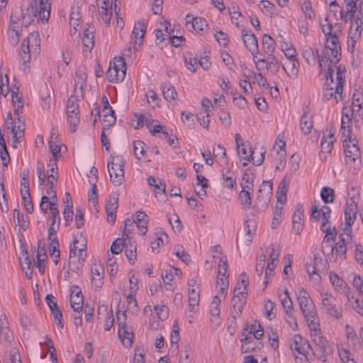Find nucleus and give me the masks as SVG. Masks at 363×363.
Returning a JSON list of instances; mask_svg holds the SVG:
<instances>
[{"label": "nucleus", "mask_w": 363, "mask_h": 363, "mask_svg": "<svg viewBox=\"0 0 363 363\" xmlns=\"http://www.w3.org/2000/svg\"><path fill=\"white\" fill-rule=\"evenodd\" d=\"M342 142L347 165L354 170L359 169L361 166V160L357 143L354 139L352 140L351 138H345Z\"/></svg>", "instance_id": "nucleus-1"}, {"label": "nucleus", "mask_w": 363, "mask_h": 363, "mask_svg": "<svg viewBox=\"0 0 363 363\" xmlns=\"http://www.w3.org/2000/svg\"><path fill=\"white\" fill-rule=\"evenodd\" d=\"M125 161L121 155L111 156L108 161V171L113 184L120 186L124 181Z\"/></svg>", "instance_id": "nucleus-2"}, {"label": "nucleus", "mask_w": 363, "mask_h": 363, "mask_svg": "<svg viewBox=\"0 0 363 363\" xmlns=\"http://www.w3.org/2000/svg\"><path fill=\"white\" fill-rule=\"evenodd\" d=\"M319 67L320 68V73L324 72V76L325 77L327 86L328 89H325V96L328 100L330 97H335L336 102L341 100L342 97H339V93L335 92V84H334V80L333 77V69L331 65H327L328 60H325L324 57L318 56Z\"/></svg>", "instance_id": "nucleus-3"}, {"label": "nucleus", "mask_w": 363, "mask_h": 363, "mask_svg": "<svg viewBox=\"0 0 363 363\" xmlns=\"http://www.w3.org/2000/svg\"><path fill=\"white\" fill-rule=\"evenodd\" d=\"M50 0H33L28 10L43 24L48 23L50 16Z\"/></svg>", "instance_id": "nucleus-4"}, {"label": "nucleus", "mask_w": 363, "mask_h": 363, "mask_svg": "<svg viewBox=\"0 0 363 363\" xmlns=\"http://www.w3.org/2000/svg\"><path fill=\"white\" fill-rule=\"evenodd\" d=\"M118 318V337L126 347H130L133 343V333L128 330L126 325V313L125 311H118L117 313Z\"/></svg>", "instance_id": "nucleus-5"}, {"label": "nucleus", "mask_w": 363, "mask_h": 363, "mask_svg": "<svg viewBox=\"0 0 363 363\" xmlns=\"http://www.w3.org/2000/svg\"><path fill=\"white\" fill-rule=\"evenodd\" d=\"M118 63L116 65L115 62L112 65L110 63L108 69L106 73V77L109 82H121L125 77V63L123 58L120 57L117 61Z\"/></svg>", "instance_id": "nucleus-6"}, {"label": "nucleus", "mask_w": 363, "mask_h": 363, "mask_svg": "<svg viewBox=\"0 0 363 363\" xmlns=\"http://www.w3.org/2000/svg\"><path fill=\"white\" fill-rule=\"evenodd\" d=\"M301 313L308 323V325L311 331L317 332V328L319 327V318L317 315L316 308L313 301H309V303L306 305L305 307L300 308Z\"/></svg>", "instance_id": "nucleus-7"}, {"label": "nucleus", "mask_w": 363, "mask_h": 363, "mask_svg": "<svg viewBox=\"0 0 363 363\" xmlns=\"http://www.w3.org/2000/svg\"><path fill=\"white\" fill-rule=\"evenodd\" d=\"M290 348L294 355L301 354L306 359L308 358L309 350H312L308 341L299 335H294L290 340Z\"/></svg>", "instance_id": "nucleus-8"}, {"label": "nucleus", "mask_w": 363, "mask_h": 363, "mask_svg": "<svg viewBox=\"0 0 363 363\" xmlns=\"http://www.w3.org/2000/svg\"><path fill=\"white\" fill-rule=\"evenodd\" d=\"M322 304L326 312L331 316L339 318L341 316V308L337 306V300L331 294H322Z\"/></svg>", "instance_id": "nucleus-9"}, {"label": "nucleus", "mask_w": 363, "mask_h": 363, "mask_svg": "<svg viewBox=\"0 0 363 363\" xmlns=\"http://www.w3.org/2000/svg\"><path fill=\"white\" fill-rule=\"evenodd\" d=\"M314 334L312 335L313 337V342L317 346L318 352L320 353L321 357L319 359H322L323 357L330 355L333 353V350L328 341L320 335V328L318 327L317 332L313 331Z\"/></svg>", "instance_id": "nucleus-10"}, {"label": "nucleus", "mask_w": 363, "mask_h": 363, "mask_svg": "<svg viewBox=\"0 0 363 363\" xmlns=\"http://www.w3.org/2000/svg\"><path fill=\"white\" fill-rule=\"evenodd\" d=\"M272 194V183L264 181L258 191L257 200L262 203L263 208H267Z\"/></svg>", "instance_id": "nucleus-11"}, {"label": "nucleus", "mask_w": 363, "mask_h": 363, "mask_svg": "<svg viewBox=\"0 0 363 363\" xmlns=\"http://www.w3.org/2000/svg\"><path fill=\"white\" fill-rule=\"evenodd\" d=\"M83 303L84 297L79 287L74 286L70 294V304L76 313H79L82 311Z\"/></svg>", "instance_id": "nucleus-12"}, {"label": "nucleus", "mask_w": 363, "mask_h": 363, "mask_svg": "<svg viewBox=\"0 0 363 363\" xmlns=\"http://www.w3.org/2000/svg\"><path fill=\"white\" fill-rule=\"evenodd\" d=\"M113 0H104V4H99L96 0L97 6L99 9V13L104 23L109 25L112 17V5ZM116 0H115V8L116 7Z\"/></svg>", "instance_id": "nucleus-13"}, {"label": "nucleus", "mask_w": 363, "mask_h": 363, "mask_svg": "<svg viewBox=\"0 0 363 363\" xmlns=\"http://www.w3.org/2000/svg\"><path fill=\"white\" fill-rule=\"evenodd\" d=\"M242 37L247 49L252 55H257L259 49L256 36L253 33L243 29L242 30Z\"/></svg>", "instance_id": "nucleus-14"}, {"label": "nucleus", "mask_w": 363, "mask_h": 363, "mask_svg": "<svg viewBox=\"0 0 363 363\" xmlns=\"http://www.w3.org/2000/svg\"><path fill=\"white\" fill-rule=\"evenodd\" d=\"M117 208L118 198L115 196L110 197L108 202L106 205L107 220L110 224H113L116 221Z\"/></svg>", "instance_id": "nucleus-15"}, {"label": "nucleus", "mask_w": 363, "mask_h": 363, "mask_svg": "<svg viewBox=\"0 0 363 363\" xmlns=\"http://www.w3.org/2000/svg\"><path fill=\"white\" fill-rule=\"evenodd\" d=\"M146 32V25L141 21L135 24L133 30L131 34V39L135 41V44L141 45Z\"/></svg>", "instance_id": "nucleus-16"}, {"label": "nucleus", "mask_w": 363, "mask_h": 363, "mask_svg": "<svg viewBox=\"0 0 363 363\" xmlns=\"http://www.w3.org/2000/svg\"><path fill=\"white\" fill-rule=\"evenodd\" d=\"M352 25L350 29V33L354 35H360L361 26L362 24V13L358 12L356 15H349Z\"/></svg>", "instance_id": "nucleus-17"}, {"label": "nucleus", "mask_w": 363, "mask_h": 363, "mask_svg": "<svg viewBox=\"0 0 363 363\" xmlns=\"http://www.w3.org/2000/svg\"><path fill=\"white\" fill-rule=\"evenodd\" d=\"M320 230L323 233H325L323 238V242L328 245L331 243V240H334L337 236V230L335 228H330V222H323L320 226Z\"/></svg>", "instance_id": "nucleus-18"}, {"label": "nucleus", "mask_w": 363, "mask_h": 363, "mask_svg": "<svg viewBox=\"0 0 363 363\" xmlns=\"http://www.w3.org/2000/svg\"><path fill=\"white\" fill-rule=\"evenodd\" d=\"M94 28L88 26L84 30L82 37V44L88 50H91L94 46Z\"/></svg>", "instance_id": "nucleus-19"}, {"label": "nucleus", "mask_w": 363, "mask_h": 363, "mask_svg": "<svg viewBox=\"0 0 363 363\" xmlns=\"http://www.w3.org/2000/svg\"><path fill=\"white\" fill-rule=\"evenodd\" d=\"M231 302V315L234 319H236L240 315L242 311V308L246 303V300L244 299L243 296H242L241 299L237 298L236 297H233Z\"/></svg>", "instance_id": "nucleus-20"}, {"label": "nucleus", "mask_w": 363, "mask_h": 363, "mask_svg": "<svg viewBox=\"0 0 363 363\" xmlns=\"http://www.w3.org/2000/svg\"><path fill=\"white\" fill-rule=\"evenodd\" d=\"M362 104L363 94L358 91H355L352 96V114H354V112H356L355 117L358 116L361 118L362 116V112L361 111Z\"/></svg>", "instance_id": "nucleus-21"}, {"label": "nucleus", "mask_w": 363, "mask_h": 363, "mask_svg": "<svg viewBox=\"0 0 363 363\" xmlns=\"http://www.w3.org/2000/svg\"><path fill=\"white\" fill-rule=\"evenodd\" d=\"M147 216L145 212L139 211L136 213L134 219L133 220L135 221V224L142 235H145L147 231Z\"/></svg>", "instance_id": "nucleus-22"}, {"label": "nucleus", "mask_w": 363, "mask_h": 363, "mask_svg": "<svg viewBox=\"0 0 363 363\" xmlns=\"http://www.w3.org/2000/svg\"><path fill=\"white\" fill-rule=\"evenodd\" d=\"M351 244L352 243H347V240H344L343 238H340V241H338L335 246L333 245L332 243H330L328 246L330 247L332 252L335 250L336 252L339 254L340 258L345 259L347 245Z\"/></svg>", "instance_id": "nucleus-23"}, {"label": "nucleus", "mask_w": 363, "mask_h": 363, "mask_svg": "<svg viewBox=\"0 0 363 363\" xmlns=\"http://www.w3.org/2000/svg\"><path fill=\"white\" fill-rule=\"evenodd\" d=\"M104 267L94 264L91 267L92 282L96 287H101L103 284Z\"/></svg>", "instance_id": "nucleus-24"}, {"label": "nucleus", "mask_w": 363, "mask_h": 363, "mask_svg": "<svg viewBox=\"0 0 363 363\" xmlns=\"http://www.w3.org/2000/svg\"><path fill=\"white\" fill-rule=\"evenodd\" d=\"M252 335L255 339L260 340L264 335V330L257 320H255L254 323L251 325L250 330L247 332L245 329V333H242V337Z\"/></svg>", "instance_id": "nucleus-25"}, {"label": "nucleus", "mask_w": 363, "mask_h": 363, "mask_svg": "<svg viewBox=\"0 0 363 363\" xmlns=\"http://www.w3.org/2000/svg\"><path fill=\"white\" fill-rule=\"evenodd\" d=\"M284 297L281 298V303L285 310L286 314L289 318H292L294 314V305L289 296V293L287 290L284 292Z\"/></svg>", "instance_id": "nucleus-26"}, {"label": "nucleus", "mask_w": 363, "mask_h": 363, "mask_svg": "<svg viewBox=\"0 0 363 363\" xmlns=\"http://www.w3.org/2000/svg\"><path fill=\"white\" fill-rule=\"evenodd\" d=\"M347 7V13L349 15H356L362 12V0H345Z\"/></svg>", "instance_id": "nucleus-27"}, {"label": "nucleus", "mask_w": 363, "mask_h": 363, "mask_svg": "<svg viewBox=\"0 0 363 363\" xmlns=\"http://www.w3.org/2000/svg\"><path fill=\"white\" fill-rule=\"evenodd\" d=\"M240 341L242 342L241 350L242 352L247 353L255 351L256 342L255 337H252V335L242 337Z\"/></svg>", "instance_id": "nucleus-28"}, {"label": "nucleus", "mask_w": 363, "mask_h": 363, "mask_svg": "<svg viewBox=\"0 0 363 363\" xmlns=\"http://www.w3.org/2000/svg\"><path fill=\"white\" fill-rule=\"evenodd\" d=\"M199 290L194 289H188L189 308L191 312L194 311L195 307L198 306L200 301Z\"/></svg>", "instance_id": "nucleus-29"}, {"label": "nucleus", "mask_w": 363, "mask_h": 363, "mask_svg": "<svg viewBox=\"0 0 363 363\" xmlns=\"http://www.w3.org/2000/svg\"><path fill=\"white\" fill-rule=\"evenodd\" d=\"M23 42H26L28 46H30L32 49L38 50L40 45L38 32L35 31L30 33L29 35L23 40Z\"/></svg>", "instance_id": "nucleus-30"}, {"label": "nucleus", "mask_w": 363, "mask_h": 363, "mask_svg": "<svg viewBox=\"0 0 363 363\" xmlns=\"http://www.w3.org/2000/svg\"><path fill=\"white\" fill-rule=\"evenodd\" d=\"M161 88L163 96L167 101H174L176 99L177 96V91L174 87L169 83H164L161 85Z\"/></svg>", "instance_id": "nucleus-31"}, {"label": "nucleus", "mask_w": 363, "mask_h": 363, "mask_svg": "<svg viewBox=\"0 0 363 363\" xmlns=\"http://www.w3.org/2000/svg\"><path fill=\"white\" fill-rule=\"evenodd\" d=\"M296 295L300 308L305 307L309 303V301H313L304 288L299 289Z\"/></svg>", "instance_id": "nucleus-32"}, {"label": "nucleus", "mask_w": 363, "mask_h": 363, "mask_svg": "<svg viewBox=\"0 0 363 363\" xmlns=\"http://www.w3.org/2000/svg\"><path fill=\"white\" fill-rule=\"evenodd\" d=\"M300 125L301 130L304 133L305 135L309 134L313 128L311 116L306 113H304L301 117Z\"/></svg>", "instance_id": "nucleus-33"}, {"label": "nucleus", "mask_w": 363, "mask_h": 363, "mask_svg": "<svg viewBox=\"0 0 363 363\" xmlns=\"http://www.w3.org/2000/svg\"><path fill=\"white\" fill-rule=\"evenodd\" d=\"M279 150H276L277 155L278 158L277 161L278 162L276 165V169L279 170L280 166H284L285 164V156L286 152L284 147H285V143L280 140L279 142Z\"/></svg>", "instance_id": "nucleus-34"}, {"label": "nucleus", "mask_w": 363, "mask_h": 363, "mask_svg": "<svg viewBox=\"0 0 363 363\" xmlns=\"http://www.w3.org/2000/svg\"><path fill=\"white\" fill-rule=\"evenodd\" d=\"M296 60H287L282 67L285 72L291 77H296L298 74V68L296 66Z\"/></svg>", "instance_id": "nucleus-35"}, {"label": "nucleus", "mask_w": 363, "mask_h": 363, "mask_svg": "<svg viewBox=\"0 0 363 363\" xmlns=\"http://www.w3.org/2000/svg\"><path fill=\"white\" fill-rule=\"evenodd\" d=\"M121 245L123 248H127L128 247V239L123 237L116 240L111 247L112 254H119L122 251Z\"/></svg>", "instance_id": "nucleus-36"}, {"label": "nucleus", "mask_w": 363, "mask_h": 363, "mask_svg": "<svg viewBox=\"0 0 363 363\" xmlns=\"http://www.w3.org/2000/svg\"><path fill=\"white\" fill-rule=\"evenodd\" d=\"M54 139L57 140V136H55V133H52L50 135V150L52 155V159L50 160V162H54V164L56 166L57 154L60 151V147L55 143Z\"/></svg>", "instance_id": "nucleus-37"}, {"label": "nucleus", "mask_w": 363, "mask_h": 363, "mask_svg": "<svg viewBox=\"0 0 363 363\" xmlns=\"http://www.w3.org/2000/svg\"><path fill=\"white\" fill-rule=\"evenodd\" d=\"M217 287L219 288V294L223 296V298L225 299L227 294V289L228 288V276H225L224 278L220 277L218 275L217 277Z\"/></svg>", "instance_id": "nucleus-38"}, {"label": "nucleus", "mask_w": 363, "mask_h": 363, "mask_svg": "<svg viewBox=\"0 0 363 363\" xmlns=\"http://www.w3.org/2000/svg\"><path fill=\"white\" fill-rule=\"evenodd\" d=\"M345 69H342L340 67L337 68L336 72V83H335V92L339 93V97H342V87H343V75Z\"/></svg>", "instance_id": "nucleus-39"}, {"label": "nucleus", "mask_w": 363, "mask_h": 363, "mask_svg": "<svg viewBox=\"0 0 363 363\" xmlns=\"http://www.w3.org/2000/svg\"><path fill=\"white\" fill-rule=\"evenodd\" d=\"M262 45L264 51L267 54H270L272 53L275 48V41L270 35L264 34L262 37Z\"/></svg>", "instance_id": "nucleus-40"}, {"label": "nucleus", "mask_w": 363, "mask_h": 363, "mask_svg": "<svg viewBox=\"0 0 363 363\" xmlns=\"http://www.w3.org/2000/svg\"><path fill=\"white\" fill-rule=\"evenodd\" d=\"M23 255H25L24 261L23 262L21 260V268L23 271L25 272L26 276L29 279H31V275L33 274L32 262L26 250L25 251Z\"/></svg>", "instance_id": "nucleus-41"}, {"label": "nucleus", "mask_w": 363, "mask_h": 363, "mask_svg": "<svg viewBox=\"0 0 363 363\" xmlns=\"http://www.w3.org/2000/svg\"><path fill=\"white\" fill-rule=\"evenodd\" d=\"M357 208L345 207V220L347 225H352L357 216Z\"/></svg>", "instance_id": "nucleus-42"}, {"label": "nucleus", "mask_w": 363, "mask_h": 363, "mask_svg": "<svg viewBox=\"0 0 363 363\" xmlns=\"http://www.w3.org/2000/svg\"><path fill=\"white\" fill-rule=\"evenodd\" d=\"M191 28L202 34L204 30L208 29V23L203 18H195L194 23L191 24Z\"/></svg>", "instance_id": "nucleus-43"}, {"label": "nucleus", "mask_w": 363, "mask_h": 363, "mask_svg": "<svg viewBox=\"0 0 363 363\" xmlns=\"http://www.w3.org/2000/svg\"><path fill=\"white\" fill-rule=\"evenodd\" d=\"M77 99L74 96H70L67 101V116H77L79 114V108L77 104Z\"/></svg>", "instance_id": "nucleus-44"}, {"label": "nucleus", "mask_w": 363, "mask_h": 363, "mask_svg": "<svg viewBox=\"0 0 363 363\" xmlns=\"http://www.w3.org/2000/svg\"><path fill=\"white\" fill-rule=\"evenodd\" d=\"M333 134L330 133L328 137L323 136L321 140V151L329 153L333 145Z\"/></svg>", "instance_id": "nucleus-45"}, {"label": "nucleus", "mask_w": 363, "mask_h": 363, "mask_svg": "<svg viewBox=\"0 0 363 363\" xmlns=\"http://www.w3.org/2000/svg\"><path fill=\"white\" fill-rule=\"evenodd\" d=\"M136 226L135 224V221L132 220L130 218H126L124 221V226L122 228L123 231V237L128 239V241L130 242L131 238L130 235L131 231L134 230V228Z\"/></svg>", "instance_id": "nucleus-46"}, {"label": "nucleus", "mask_w": 363, "mask_h": 363, "mask_svg": "<svg viewBox=\"0 0 363 363\" xmlns=\"http://www.w3.org/2000/svg\"><path fill=\"white\" fill-rule=\"evenodd\" d=\"M145 144L141 140H135L133 143V152L138 160H141L145 155Z\"/></svg>", "instance_id": "nucleus-47"}, {"label": "nucleus", "mask_w": 363, "mask_h": 363, "mask_svg": "<svg viewBox=\"0 0 363 363\" xmlns=\"http://www.w3.org/2000/svg\"><path fill=\"white\" fill-rule=\"evenodd\" d=\"M24 125H18L11 127V133L13 134V143H19L23 138Z\"/></svg>", "instance_id": "nucleus-48"}, {"label": "nucleus", "mask_w": 363, "mask_h": 363, "mask_svg": "<svg viewBox=\"0 0 363 363\" xmlns=\"http://www.w3.org/2000/svg\"><path fill=\"white\" fill-rule=\"evenodd\" d=\"M250 194L251 193L248 190H241L238 196L240 204L247 208L250 207L252 203Z\"/></svg>", "instance_id": "nucleus-49"}, {"label": "nucleus", "mask_w": 363, "mask_h": 363, "mask_svg": "<svg viewBox=\"0 0 363 363\" xmlns=\"http://www.w3.org/2000/svg\"><path fill=\"white\" fill-rule=\"evenodd\" d=\"M266 67L272 72H277L279 70V62L276 57L272 53L268 54L266 59Z\"/></svg>", "instance_id": "nucleus-50"}, {"label": "nucleus", "mask_w": 363, "mask_h": 363, "mask_svg": "<svg viewBox=\"0 0 363 363\" xmlns=\"http://www.w3.org/2000/svg\"><path fill=\"white\" fill-rule=\"evenodd\" d=\"M334 196V190L330 187L325 186L322 189L320 196L325 203L333 202Z\"/></svg>", "instance_id": "nucleus-51"}, {"label": "nucleus", "mask_w": 363, "mask_h": 363, "mask_svg": "<svg viewBox=\"0 0 363 363\" xmlns=\"http://www.w3.org/2000/svg\"><path fill=\"white\" fill-rule=\"evenodd\" d=\"M340 42L337 35L334 33V35L331 37L326 38L325 40V48L327 50H334L337 48H340Z\"/></svg>", "instance_id": "nucleus-52"}, {"label": "nucleus", "mask_w": 363, "mask_h": 363, "mask_svg": "<svg viewBox=\"0 0 363 363\" xmlns=\"http://www.w3.org/2000/svg\"><path fill=\"white\" fill-rule=\"evenodd\" d=\"M221 296H219L218 295L215 296L213 298L212 302L210 305V313L213 316H218L220 314V310L218 308V306H220L222 299Z\"/></svg>", "instance_id": "nucleus-53"}, {"label": "nucleus", "mask_w": 363, "mask_h": 363, "mask_svg": "<svg viewBox=\"0 0 363 363\" xmlns=\"http://www.w3.org/2000/svg\"><path fill=\"white\" fill-rule=\"evenodd\" d=\"M135 116L138 119L137 127H135L136 128L139 126L143 125L144 124H145L148 128L151 125V121H152L151 115L149 114L148 113H145L143 114L135 113Z\"/></svg>", "instance_id": "nucleus-54"}, {"label": "nucleus", "mask_w": 363, "mask_h": 363, "mask_svg": "<svg viewBox=\"0 0 363 363\" xmlns=\"http://www.w3.org/2000/svg\"><path fill=\"white\" fill-rule=\"evenodd\" d=\"M30 49H32L30 46L26 43V42H23L21 47L20 55L21 59L23 60V64L26 65L28 62H30Z\"/></svg>", "instance_id": "nucleus-55"}, {"label": "nucleus", "mask_w": 363, "mask_h": 363, "mask_svg": "<svg viewBox=\"0 0 363 363\" xmlns=\"http://www.w3.org/2000/svg\"><path fill=\"white\" fill-rule=\"evenodd\" d=\"M282 206L277 204L274 208L273 214L274 217L272 222V228L276 229L280 223L281 218Z\"/></svg>", "instance_id": "nucleus-56"}, {"label": "nucleus", "mask_w": 363, "mask_h": 363, "mask_svg": "<svg viewBox=\"0 0 363 363\" xmlns=\"http://www.w3.org/2000/svg\"><path fill=\"white\" fill-rule=\"evenodd\" d=\"M125 255L129 262L133 264L137 257L136 246L132 244V241H128V247L125 248Z\"/></svg>", "instance_id": "nucleus-57"}, {"label": "nucleus", "mask_w": 363, "mask_h": 363, "mask_svg": "<svg viewBox=\"0 0 363 363\" xmlns=\"http://www.w3.org/2000/svg\"><path fill=\"white\" fill-rule=\"evenodd\" d=\"M327 55L331 63L337 64L340 61L341 57V48L328 50H327Z\"/></svg>", "instance_id": "nucleus-58"}, {"label": "nucleus", "mask_w": 363, "mask_h": 363, "mask_svg": "<svg viewBox=\"0 0 363 363\" xmlns=\"http://www.w3.org/2000/svg\"><path fill=\"white\" fill-rule=\"evenodd\" d=\"M242 288L240 286H236L234 290V295L233 297H236L237 298L241 299L242 296H243L244 299L247 300V286L245 280L242 279Z\"/></svg>", "instance_id": "nucleus-59"}, {"label": "nucleus", "mask_w": 363, "mask_h": 363, "mask_svg": "<svg viewBox=\"0 0 363 363\" xmlns=\"http://www.w3.org/2000/svg\"><path fill=\"white\" fill-rule=\"evenodd\" d=\"M301 7L306 18L308 19H313L315 17V13L312 9L311 2L306 1L301 4Z\"/></svg>", "instance_id": "nucleus-60"}, {"label": "nucleus", "mask_w": 363, "mask_h": 363, "mask_svg": "<svg viewBox=\"0 0 363 363\" xmlns=\"http://www.w3.org/2000/svg\"><path fill=\"white\" fill-rule=\"evenodd\" d=\"M259 7L263 13L274 14L275 6L269 1H261L259 4Z\"/></svg>", "instance_id": "nucleus-61"}, {"label": "nucleus", "mask_w": 363, "mask_h": 363, "mask_svg": "<svg viewBox=\"0 0 363 363\" xmlns=\"http://www.w3.org/2000/svg\"><path fill=\"white\" fill-rule=\"evenodd\" d=\"M38 251L36 255L37 259H41L45 262L48 258L47 251L45 247V243L42 240H39L38 242Z\"/></svg>", "instance_id": "nucleus-62"}, {"label": "nucleus", "mask_w": 363, "mask_h": 363, "mask_svg": "<svg viewBox=\"0 0 363 363\" xmlns=\"http://www.w3.org/2000/svg\"><path fill=\"white\" fill-rule=\"evenodd\" d=\"M282 50L284 52L285 56L287 57V60H296V50L292 47H288L287 43H284V45H281Z\"/></svg>", "instance_id": "nucleus-63"}, {"label": "nucleus", "mask_w": 363, "mask_h": 363, "mask_svg": "<svg viewBox=\"0 0 363 363\" xmlns=\"http://www.w3.org/2000/svg\"><path fill=\"white\" fill-rule=\"evenodd\" d=\"M116 122V117L115 115H105L103 118V129H108L111 126L114 125Z\"/></svg>", "instance_id": "nucleus-64"}]
</instances>
